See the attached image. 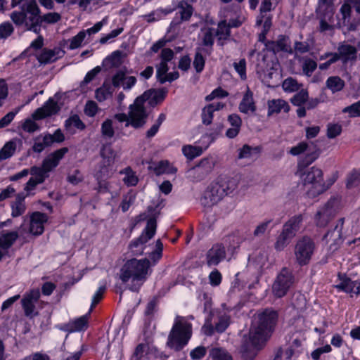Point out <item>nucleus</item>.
I'll return each instance as SVG.
<instances>
[{"label":"nucleus","instance_id":"1","mask_svg":"<svg viewBox=\"0 0 360 360\" xmlns=\"http://www.w3.org/2000/svg\"><path fill=\"white\" fill-rule=\"evenodd\" d=\"M277 319V312L269 309L254 316L248 335L243 338L240 352L244 360L255 358L259 347L270 336Z\"/></svg>","mask_w":360,"mask_h":360},{"label":"nucleus","instance_id":"2","mask_svg":"<svg viewBox=\"0 0 360 360\" xmlns=\"http://www.w3.org/2000/svg\"><path fill=\"white\" fill-rule=\"evenodd\" d=\"M11 6H19L18 11H13L10 18L13 22L25 30L39 34L41 27L46 25L55 24L61 20V15L56 12L41 14L36 0H12Z\"/></svg>","mask_w":360,"mask_h":360},{"label":"nucleus","instance_id":"3","mask_svg":"<svg viewBox=\"0 0 360 360\" xmlns=\"http://www.w3.org/2000/svg\"><path fill=\"white\" fill-rule=\"evenodd\" d=\"M150 262L148 259L127 260L120 271V278L123 283L131 281L129 289L138 292L146 281L148 275Z\"/></svg>","mask_w":360,"mask_h":360},{"label":"nucleus","instance_id":"4","mask_svg":"<svg viewBox=\"0 0 360 360\" xmlns=\"http://www.w3.org/2000/svg\"><path fill=\"white\" fill-rule=\"evenodd\" d=\"M192 336V324L181 316H176L168 335L167 345L175 351L181 350Z\"/></svg>","mask_w":360,"mask_h":360},{"label":"nucleus","instance_id":"5","mask_svg":"<svg viewBox=\"0 0 360 360\" xmlns=\"http://www.w3.org/2000/svg\"><path fill=\"white\" fill-rule=\"evenodd\" d=\"M295 281L292 271L286 267L282 268L273 283V295L277 298L284 297L295 283Z\"/></svg>","mask_w":360,"mask_h":360},{"label":"nucleus","instance_id":"6","mask_svg":"<svg viewBox=\"0 0 360 360\" xmlns=\"http://www.w3.org/2000/svg\"><path fill=\"white\" fill-rule=\"evenodd\" d=\"M156 227V219L155 218H150L141 236L131 240L129 245V248L134 255H141L143 253L146 247L145 244L155 236Z\"/></svg>","mask_w":360,"mask_h":360},{"label":"nucleus","instance_id":"7","mask_svg":"<svg viewBox=\"0 0 360 360\" xmlns=\"http://www.w3.org/2000/svg\"><path fill=\"white\" fill-rule=\"evenodd\" d=\"M217 162L215 157L207 156L201 159L198 165L187 171V177L195 182L200 181L213 171Z\"/></svg>","mask_w":360,"mask_h":360},{"label":"nucleus","instance_id":"8","mask_svg":"<svg viewBox=\"0 0 360 360\" xmlns=\"http://www.w3.org/2000/svg\"><path fill=\"white\" fill-rule=\"evenodd\" d=\"M100 155L102 158L99 170L97 172L98 178H110L114 173L112 165L115 162L117 154L109 143L102 146L100 150Z\"/></svg>","mask_w":360,"mask_h":360},{"label":"nucleus","instance_id":"9","mask_svg":"<svg viewBox=\"0 0 360 360\" xmlns=\"http://www.w3.org/2000/svg\"><path fill=\"white\" fill-rule=\"evenodd\" d=\"M314 250L315 243L311 238L304 236L297 240L294 253L298 264L300 266L307 264L311 259Z\"/></svg>","mask_w":360,"mask_h":360},{"label":"nucleus","instance_id":"10","mask_svg":"<svg viewBox=\"0 0 360 360\" xmlns=\"http://www.w3.org/2000/svg\"><path fill=\"white\" fill-rule=\"evenodd\" d=\"M145 101V95H143L136 98L134 103L130 105L129 122L126 123V127L130 124L134 128H140L146 124L147 114L144 107Z\"/></svg>","mask_w":360,"mask_h":360},{"label":"nucleus","instance_id":"11","mask_svg":"<svg viewBox=\"0 0 360 360\" xmlns=\"http://www.w3.org/2000/svg\"><path fill=\"white\" fill-rule=\"evenodd\" d=\"M224 196L220 186L214 181L205 191L200 202L205 207H211L219 202Z\"/></svg>","mask_w":360,"mask_h":360},{"label":"nucleus","instance_id":"12","mask_svg":"<svg viewBox=\"0 0 360 360\" xmlns=\"http://www.w3.org/2000/svg\"><path fill=\"white\" fill-rule=\"evenodd\" d=\"M177 12L176 16L172 21L170 26H176L183 22L188 21L193 13V7L186 1H181L176 6Z\"/></svg>","mask_w":360,"mask_h":360},{"label":"nucleus","instance_id":"13","mask_svg":"<svg viewBox=\"0 0 360 360\" xmlns=\"http://www.w3.org/2000/svg\"><path fill=\"white\" fill-rule=\"evenodd\" d=\"M60 110L58 102L50 98L41 107L37 108L32 115L34 120H39L58 113Z\"/></svg>","mask_w":360,"mask_h":360},{"label":"nucleus","instance_id":"14","mask_svg":"<svg viewBox=\"0 0 360 360\" xmlns=\"http://www.w3.org/2000/svg\"><path fill=\"white\" fill-rule=\"evenodd\" d=\"M344 219H340L335 228L328 231L323 236V240L329 244V248L332 250L338 249V246L342 243V229Z\"/></svg>","mask_w":360,"mask_h":360},{"label":"nucleus","instance_id":"15","mask_svg":"<svg viewBox=\"0 0 360 360\" xmlns=\"http://www.w3.org/2000/svg\"><path fill=\"white\" fill-rule=\"evenodd\" d=\"M301 177L304 185L311 184L314 188L321 187L318 192L323 191V173L320 169L312 167L310 169L302 173Z\"/></svg>","mask_w":360,"mask_h":360},{"label":"nucleus","instance_id":"16","mask_svg":"<svg viewBox=\"0 0 360 360\" xmlns=\"http://www.w3.org/2000/svg\"><path fill=\"white\" fill-rule=\"evenodd\" d=\"M174 56V53L171 49H163L161 50L159 58L160 63L156 65V77L158 80L160 82V79H162L167 73L169 67L167 63L171 61Z\"/></svg>","mask_w":360,"mask_h":360},{"label":"nucleus","instance_id":"17","mask_svg":"<svg viewBox=\"0 0 360 360\" xmlns=\"http://www.w3.org/2000/svg\"><path fill=\"white\" fill-rule=\"evenodd\" d=\"M64 54L65 51L59 47H55L53 49L45 48L41 50L37 58L39 63L46 65L56 62L58 59L62 58Z\"/></svg>","mask_w":360,"mask_h":360},{"label":"nucleus","instance_id":"18","mask_svg":"<svg viewBox=\"0 0 360 360\" xmlns=\"http://www.w3.org/2000/svg\"><path fill=\"white\" fill-rule=\"evenodd\" d=\"M226 257L225 247L221 243L214 244L206 255L208 266H216Z\"/></svg>","mask_w":360,"mask_h":360},{"label":"nucleus","instance_id":"19","mask_svg":"<svg viewBox=\"0 0 360 360\" xmlns=\"http://www.w3.org/2000/svg\"><path fill=\"white\" fill-rule=\"evenodd\" d=\"M68 152V148L67 147H63L60 149H58L49 155L42 162V166L44 167V169L49 173L53 169L56 167L60 160L63 158L65 155Z\"/></svg>","mask_w":360,"mask_h":360},{"label":"nucleus","instance_id":"20","mask_svg":"<svg viewBox=\"0 0 360 360\" xmlns=\"http://www.w3.org/2000/svg\"><path fill=\"white\" fill-rule=\"evenodd\" d=\"M46 214L36 212L32 214L30 219V232L34 236L42 234L44 230V224L47 221Z\"/></svg>","mask_w":360,"mask_h":360},{"label":"nucleus","instance_id":"21","mask_svg":"<svg viewBox=\"0 0 360 360\" xmlns=\"http://www.w3.org/2000/svg\"><path fill=\"white\" fill-rule=\"evenodd\" d=\"M215 316H217V321L214 323V329L216 332L221 333L226 330L230 324V316L219 309L212 310L210 313V317L212 320Z\"/></svg>","mask_w":360,"mask_h":360},{"label":"nucleus","instance_id":"22","mask_svg":"<svg viewBox=\"0 0 360 360\" xmlns=\"http://www.w3.org/2000/svg\"><path fill=\"white\" fill-rule=\"evenodd\" d=\"M337 52L340 58V60L344 64L347 63L349 61H355L356 60V48L347 43L339 44Z\"/></svg>","mask_w":360,"mask_h":360},{"label":"nucleus","instance_id":"23","mask_svg":"<svg viewBox=\"0 0 360 360\" xmlns=\"http://www.w3.org/2000/svg\"><path fill=\"white\" fill-rule=\"evenodd\" d=\"M302 220L301 214L295 215L283 224L282 230L293 238L300 231Z\"/></svg>","mask_w":360,"mask_h":360},{"label":"nucleus","instance_id":"24","mask_svg":"<svg viewBox=\"0 0 360 360\" xmlns=\"http://www.w3.org/2000/svg\"><path fill=\"white\" fill-rule=\"evenodd\" d=\"M281 110L285 112H288L290 110V105L285 100L278 98L268 101V116L278 114Z\"/></svg>","mask_w":360,"mask_h":360},{"label":"nucleus","instance_id":"25","mask_svg":"<svg viewBox=\"0 0 360 360\" xmlns=\"http://www.w3.org/2000/svg\"><path fill=\"white\" fill-rule=\"evenodd\" d=\"M27 195L23 193L17 194L15 200L11 204V216L13 217H18L22 215L26 210V205L25 199Z\"/></svg>","mask_w":360,"mask_h":360},{"label":"nucleus","instance_id":"26","mask_svg":"<svg viewBox=\"0 0 360 360\" xmlns=\"http://www.w3.org/2000/svg\"><path fill=\"white\" fill-rule=\"evenodd\" d=\"M90 312L89 311L88 314L70 321L66 325L67 330L72 333L86 329Z\"/></svg>","mask_w":360,"mask_h":360},{"label":"nucleus","instance_id":"27","mask_svg":"<svg viewBox=\"0 0 360 360\" xmlns=\"http://www.w3.org/2000/svg\"><path fill=\"white\" fill-rule=\"evenodd\" d=\"M215 36L217 37V43L219 46H224L225 41L231 36L230 27L226 20H221L218 23L217 29L214 30Z\"/></svg>","mask_w":360,"mask_h":360},{"label":"nucleus","instance_id":"28","mask_svg":"<svg viewBox=\"0 0 360 360\" xmlns=\"http://www.w3.org/2000/svg\"><path fill=\"white\" fill-rule=\"evenodd\" d=\"M216 183L220 186L225 196L231 193L237 187L236 181L233 178L227 176L219 177Z\"/></svg>","mask_w":360,"mask_h":360},{"label":"nucleus","instance_id":"29","mask_svg":"<svg viewBox=\"0 0 360 360\" xmlns=\"http://www.w3.org/2000/svg\"><path fill=\"white\" fill-rule=\"evenodd\" d=\"M334 0H319L317 13L325 18H330L334 13Z\"/></svg>","mask_w":360,"mask_h":360},{"label":"nucleus","instance_id":"30","mask_svg":"<svg viewBox=\"0 0 360 360\" xmlns=\"http://www.w3.org/2000/svg\"><path fill=\"white\" fill-rule=\"evenodd\" d=\"M239 110L243 113L255 112L256 106L253 100L252 93L251 91H248L243 96V98L239 104Z\"/></svg>","mask_w":360,"mask_h":360},{"label":"nucleus","instance_id":"31","mask_svg":"<svg viewBox=\"0 0 360 360\" xmlns=\"http://www.w3.org/2000/svg\"><path fill=\"white\" fill-rule=\"evenodd\" d=\"M51 146V139L49 133L41 134L34 139L32 150L35 153H41L45 148Z\"/></svg>","mask_w":360,"mask_h":360},{"label":"nucleus","instance_id":"32","mask_svg":"<svg viewBox=\"0 0 360 360\" xmlns=\"http://www.w3.org/2000/svg\"><path fill=\"white\" fill-rule=\"evenodd\" d=\"M18 238V233L16 231L2 233L0 236V248L4 250L8 249L13 245Z\"/></svg>","mask_w":360,"mask_h":360},{"label":"nucleus","instance_id":"33","mask_svg":"<svg viewBox=\"0 0 360 360\" xmlns=\"http://www.w3.org/2000/svg\"><path fill=\"white\" fill-rule=\"evenodd\" d=\"M338 276L340 282L335 285V288L347 293H353L355 281H352L351 278L343 276L341 274H339Z\"/></svg>","mask_w":360,"mask_h":360},{"label":"nucleus","instance_id":"34","mask_svg":"<svg viewBox=\"0 0 360 360\" xmlns=\"http://www.w3.org/2000/svg\"><path fill=\"white\" fill-rule=\"evenodd\" d=\"M326 85L333 93H335L344 88L345 82L338 76H331L327 79Z\"/></svg>","mask_w":360,"mask_h":360},{"label":"nucleus","instance_id":"35","mask_svg":"<svg viewBox=\"0 0 360 360\" xmlns=\"http://www.w3.org/2000/svg\"><path fill=\"white\" fill-rule=\"evenodd\" d=\"M259 150L256 147H251L249 145H244L238 150V159H253L256 158L259 153Z\"/></svg>","mask_w":360,"mask_h":360},{"label":"nucleus","instance_id":"36","mask_svg":"<svg viewBox=\"0 0 360 360\" xmlns=\"http://www.w3.org/2000/svg\"><path fill=\"white\" fill-rule=\"evenodd\" d=\"M328 204H327L321 210H319L316 214V224L319 226H326L330 220V212L328 210Z\"/></svg>","mask_w":360,"mask_h":360},{"label":"nucleus","instance_id":"37","mask_svg":"<svg viewBox=\"0 0 360 360\" xmlns=\"http://www.w3.org/2000/svg\"><path fill=\"white\" fill-rule=\"evenodd\" d=\"M112 94V89L109 84L104 83L95 92V97L99 102H103L108 99Z\"/></svg>","mask_w":360,"mask_h":360},{"label":"nucleus","instance_id":"38","mask_svg":"<svg viewBox=\"0 0 360 360\" xmlns=\"http://www.w3.org/2000/svg\"><path fill=\"white\" fill-rule=\"evenodd\" d=\"M292 239L291 236L282 230L274 243V248L278 252L283 250Z\"/></svg>","mask_w":360,"mask_h":360},{"label":"nucleus","instance_id":"39","mask_svg":"<svg viewBox=\"0 0 360 360\" xmlns=\"http://www.w3.org/2000/svg\"><path fill=\"white\" fill-rule=\"evenodd\" d=\"M120 174H125L123 181L127 186H134L137 184L139 181L138 177L131 167H126L124 170L120 171Z\"/></svg>","mask_w":360,"mask_h":360},{"label":"nucleus","instance_id":"40","mask_svg":"<svg viewBox=\"0 0 360 360\" xmlns=\"http://www.w3.org/2000/svg\"><path fill=\"white\" fill-rule=\"evenodd\" d=\"M64 126L65 129L68 131L71 130L72 126L79 130H84L86 127V125L77 115H74L66 120Z\"/></svg>","mask_w":360,"mask_h":360},{"label":"nucleus","instance_id":"41","mask_svg":"<svg viewBox=\"0 0 360 360\" xmlns=\"http://www.w3.org/2000/svg\"><path fill=\"white\" fill-rule=\"evenodd\" d=\"M302 86V84L298 83L297 79L292 77L286 78L282 84V87L285 92H295L299 91Z\"/></svg>","mask_w":360,"mask_h":360},{"label":"nucleus","instance_id":"42","mask_svg":"<svg viewBox=\"0 0 360 360\" xmlns=\"http://www.w3.org/2000/svg\"><path fill=\"white\" fill-rule=\"evenodd\" d=\"M16 149V143L14 141L7 142L0 150V160H6L11 158Z\"/></svg>","mask_w":360,"mask_h":360},{"label":"nucleus","instance_id":"43","mask_svg":"<svg viewBox=\"0 0 360 360\" xmlns=\"http://www.w3.org/2000/svg\"><path fill=\"white\" fill-rule=\"evenodd\" d=\"M276 41L278 43L279 49L281 50L282 52L288 53L290 54L293 53V50L291 47V41L288 36L279 35Z\"/></svg>","mask_w":360,"mask_h":360},{"label":"nucleus","instance_id":"44","mask_svg":"<svg viewBox=\"0 0 360 360\" xmlns=\"http://www.w3.org/2000/svg\"><path fill=\"white\" fill-rule=\"evenodd\" d=\"M202 44L206 46H212L214 41V29L212 27H205L202 29Z\"/></svg>","mask_w":360,"mask_h":360},{"label":"nucleus","instance_id":"45","mask_svg":"<svg viewBox=\"0 0 360 360\" xmlns=\"http://www.w3.org/2000/svg\"><path fill=\"white\" fill-rule=\"evenodd\" d=\"M309 98V94L307 90L301 89L296 94H295L290 99V102L295 106H301L306 103Z\"/></svg>","mask_w":360,"mask_h":360},{"label":"nucleus","instance_id":"46","mask_svg":"<svg viewBox=\"0 0 360 360\" xmlns=\"http://www.w3.org/2000/svg\"><path fill=\"white\" fill-rule=\"evenodd\" d=\"M183 154L189 160L200 156L202 153V149L200 147L186 145L182 148Z\"/></svg>","mask_w":360,"mask_h":360},{"label":"nucleus","instance_id":"47","mask_svg":"<svg viewBox=\"0 0 360 360\" xmlns=\"http://www.w3.org/2000/svg\"><path fill=\"white\" fill-rule=\"evenodd\" d=\"M30 174H31L32 176H34V179L37 180L38 182L43 183L46 178L48 176L46 169H44V167L41 166V167H32L30 168V170H29Z\"/></svg>","mask_w":360,"mask_h":360},{"label":"nucleus","instance_id":"48","mask_svg":"<svg viewBox=\"0 0 360 360\" xmlns=\"http://www.w3.org/2000/svg\"><path fill=\"white\" fill-rule=\"evenodd\" d=\"M210 356L212 360H232L231 355L226 350L220 348L212 349Z\"/></svg>","mask_w":360,"mask_h":360},{"label":"nucleus","instance_id":"49","mask_svg":"<svg viewBox=\"0 0 360 360\" xmlns=\"http://www.w3.org/2000/svg\"><path fill=\"white\" fill-rule=\"evenodd\" d=\"M317 68L316 61L311 58H304L302 64V71L307 77H311L314 71Z\"/></svg>","mask_w":360,"mask_h":360},{"label":"nucleus","instance_id":"50","mask_svg":"<svg viewBox=\"0 0 360 360\" xmlns=\"http://www.w3.org/2000/svg\"><path fill=\"white\" fill-rule=\"evenodd\" d=\"M101 134L106 138L111 139L115 134L114 129L112 127V121L107 119L101 124Z\"/></svg>","mask_w":360,"mask_h":360},{"label":"nucleus","instance_id":"51","mask_svg":"<svg viewBox=\"0 0 360 360\" xmlns=\"http://www.w3.org/2000/svg\"><path fill=\"white\" fill-rule=\"evenodd\" d=\"M86 37V32L84 30L80 31L77 35L70 39L69 49L73 50L81 46L82 43Z\"/></svg>","mask_w":360,"mask_h":360},{"label":"nucleus","instance_id":"52","mask_svg":"<svg viewBox=\"0 0 360 360\" xmlns=\"http://www.w3.org/2000/svg\"><path fill=\"white\" fill-rule=\"evenodd\" d=\"M233 65L236 72L239 75L240 79L245 80L247 78L245 59L241 58L238 62H234Z\"/></svg>","mask_w":360,"mask_h":360},{"label":"nucleus","instance_id":"53","mask_svg":"<svg viewBox=\"0 0 360 360\" xmlns=\"http://www.w3.org/2000/svg\"><path fill=\"white\" fill-rule=\"evenodd\" d=\"M32 117L26 119L22 124V129L28 133H34L39 129V126Z\"/></svg>","mask_w":360,"mask_h":360},{"label":"nucleus","instance_id":"54","mask_svg":"<svg viewBox=\"0 0 360 360\" xmlns=\"http://www.w3.org/2000/svg\"><path fill=\"white\" fill-rule=\"evenodd\" d=\"M14 31L13 26L9 22H5L0 25V39H6Z\"/></svg>","mask_w":360,"mask_h":360},{"label":"nucleus","instance_id":"55","mask_svg":"<svg viewBox=\"0 0 360 360\" xmlns=\"http://www.w3.org/2000/svg\"><path fill=\"white\" fill-rule=\"evenodd\" d=\"M205 58L202 56V53L200 51H198L195 53L194 60H193V67L195 69L197 72H201L205 66Z\"/></svg>","mask_w":360,"mask_h":360},{"label":"nucleus","instance_id":"56","mask_svg":"<svg viewBox=\"0 0 360 360\" xmlns=\"http://www.w3.org/2000/svg\"><path fill=\"white\" fill-rule=\"evenodd\" d=\"M271 222H272L271 219H267V220H265V221L261 222L260 224H259L256 226V228L253 232V235L255 237H259V236L264 235L265 233V232L266 231V230L268 229L270 224H271Z\"/></svg>","mask_w":360,"mask_h":360},{"label":"nucleus","instance_id":"57","mask_svg":"<svg viewBox=\"0 0 360 360\" xmlns=\"http://www.w3.org/2000/svg\"><path fill=\"white\" fill-rule=\"evenodd\" d=\"M22 305L26 316H33V315L37 314V313H34V302H30L28 300L22 299Z\"/></svg>","mask_w":360,"mask_h":360},{"label":"nucleus","instance_id":"58","mask_svg":"<svg viewBox=\"0 0 360 360\" xmlns=\"http://www.w3.org/2000/svg\"><path fill=\"white\" fill-rule=\"evenodd\" d=\"M21 107L17 108L15 111L7 113L0 120V129L8 126L14 119L15 115L19 112Z\"/></svg>","mask_w":360,"mask_h":360},{"label":"nucleus","instance_id":"59","mask_svg":"<svg viewBox=\"0 0 360 360\" xmlns=\"http://www.w3.org/2000/svg\"><path fill=\"white\" fill-rule=\"evenodd\" d=\"M207 354V349L203 346H199L190 352V356L193 360H200Z\"/></svg>","mask_w":360,"mask_h":360},{"label":"nucleus","instance_id":"60","mask_svg":"<svg viewBox=\"0 0 360 360\" xmlns=\"http://www.w3.org/2000/svg\"><path fill=\"white\" fill-rule=\"evenodd\" d=\"M228 96H229V93L226 91L224 90L221 87H218V88L215 89L214 90H213L210 94L207 95L205 97V100L207 101H210L216 98H225Z\"/></svg>","mask_w":360,"mask_h":360},{"label":"nucleus","instance_id":"61","mask_svg":"<svg viewBox=\"0 0 360 360\" xmlns=\"http://www.w3.org/2000/svg\"><path fill=\"white\" fill-rule=\"evenodd\" d=\"M342 127L338 124H329L327 129V136L333 139L340 134Z\"/></svg>","mask_w":360,"mask_h":360},{"label":"nucleus","instance_id":"62","mask_svg":"<svg viewBox=\"0 0 360 360\" xmlns=\"http://www.w3.org/2000/svg\"><path fill=\"white\" fill-rule=\"evenodd\" d=\"M214 112L211 110V107L205 106L202 111V122L204 124L209 125L212 123Z\"/></svg>","mask_w":360,"mask_h":360},{"label":"nucleus","instance_id":"63","mask_svg":"<svg viewBox=\"0 0 360 360\" xmlns=\"http://www.w3.org/2000/svg\"><path fill=\"white\" fill-rule=\"evenodd\" d=\"M98 111V105L95 101H89L84 107V113L89 117H94Z\"/></svg>","mask_w":360,"mask_h":360},{"label":"nucleus","instance_id":"64","mask_svg":"<svg viewBox=\"0 0 360 360\" xmlns=\"http://www.w3.org/2000/svg\"><path fill=\"white\" fill-rule=\"evenodd\" d=\"M344 112H348L351 117H359L360 116V104L359 102L353 103L352 105L346 107L343 110Z\"/></svg>","mask_w":360,"mask_h":360}]
</instances>
